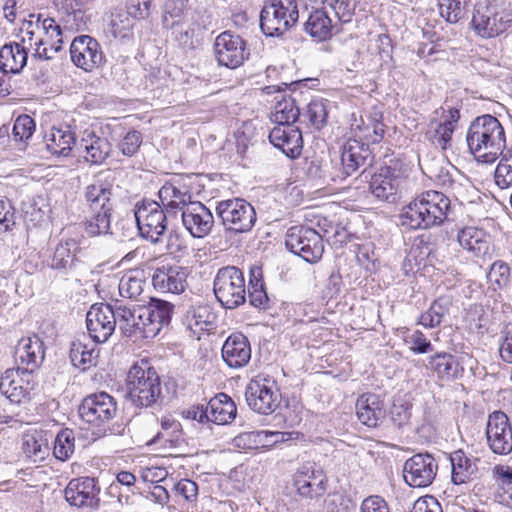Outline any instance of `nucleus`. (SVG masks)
Masks as SVG:
<instances>
[{"label": "nucleus", "mask_w": 512, "mask_h": 512, "mask_svg": "<svg viewBox=\"0 0 512 512\" xmlns=\"http://www.w3.org/2000/svg\"><path fill=\"white\" fill-rule=\"evenodd\" d=\"M75 143V133L69 126L52 127L45 138L47 150L57 157L70 156Z\"/></svg>", "instance_id": "nucleus-36"}, {"label": "nucleus", "mask_w": 512, "mask_h": 512, "mask_svg": "<svg viewBox=\"0 0 512 512\" xmlns=\"http://www.w3.org/2000/svg\"><path fill=\"white\" fill-rule=\"evenodd\" d=\"M41 18L42 14H30L29 19H25L20 28L19 40L23 45L32 48V60L49 61L51 56L48 55V47L45 46L46 42H43L44 37L40 35Z\"/></svg>", "instance_id": "nucleus-24"}, {"label": "nucleus", "mask_w": 512, "mask_h": 512, "mask_svg": "<svg viewBox=\"0 0 512 512\" xmlns=\"http://www.w3.org/2000/svg\"><path fill=\"white\" fill-rule=\"evenodd\" d=\"M142 144V135L139 131H129L118 144V148L124 156L132 157Z\"/></svg>", "instance_id": "nucleus-62"}, {"label": "nucleus", "mask_w": 512, "mask_h": 512, "mask_svg": "<svg viewBox=\"0 0 512 512\" xmlns=\"http://www.w3.org/2000/svg\"><path fill=\"white\" fill-rule=\"evenodd\" d=\"M449 302L446 299L435 300L430 308L421 314L419 324L426 328H434L441 324L443 317L448 313Z\"/></svg>", "instance_id": "nucleus-52"}, {"label": "nucleus", "mask_w": 512, "mask_h": 512, "mask_svg": "<svg viewBox=\"0 0 512 512\" xmlns=\"http://www.w3.org/2000/svg\"><path fill=\"white\" fill-rule=\"evenodd\" d=\"M222 358L231 368H241L251 359L250 343L242 333H232L222 346Z\"/></svg>", "instance_id": "nucleus-29"}, {"label": "nucleus", "mask_w": 512, "mask_h": 512, "mask_svg": "<svg viewBox=\"0 0 512 512\" xmlns=\"http://www.w3.org/2000/svg\"><path fill=\"white\" fill-rule=\"evenodd\" d=\"M294 486L304 498H319L325 494L326 477L322 469L317 468L314 463L307 462L297 469Z\"/></svg>", "instance_id": "nucleus-19"}, {"label": "nucleus", "mask_w": 512, "mask_h": 512, "mask_svg": "<svg viewBox=\"0 0 512 512\" xmlns=\"http://www.w3.org/2000/svg\"><path fill=\"white\" fill-rule=\"evenodd\" d=\"M290 252L308 263L318 262L324 252L321 235L309 227H290Z\"/></svg>", "instance_id": "nucleus-12"}, {"label": "nucleus", "mask_w": 512, "mask_h": 512, "mask_svg": "<svg viewBox=\"0 0 512 512\" xmlns=\"http://www.w3.org/2000/svg\"><path fill=\"white\" fill-rule=\"evenodd\" d=\"M281 393L276 381L258 375L252 378L245 388V400L251 410L259 414L273 413L281 403Z\"/></svg>", "instance_id": "nucleus-6"}, {"label": "nucleus", "mask_w": 512, "mask_h": 512, "mask_svg": "<svg viewBox=\"0 0 512 512\" xmlns=\"http://www.w3.org/2000/svg\"><path fill=\"white\" fill-rule=\"evenodd\" d=\"M451 211V201L442 192L428 190L417 195L399 215L400 224L408 229H431L442 225Z\"/></svg>", "instance_id": "nucleus-1"}, {"label": "nucleus", "mask_w": 512, "mask_h": 512, "mask_svg": "<svg viewBox=\"0 0 512 512\" xmlns=\"http://www.w3.org/2000/svg\"><path fill=\"white\" fill-rule=\"evenodd\" d=\"M35 127V121L31 116L27 114L19 115L14 121L12 136L15 141L25 142L31 138Z\"/></svg>", "instance_id": "nucleus-57"}, {"label": "nucleus", "mask_w": 512, "mask_h": 512, "mask_svg": "<svg viewBox=\"0 0 512 512\" xmlns=\"http://www.w3.org/2000/svg\"><path fill=\"white\" fill-rule=\"evenodd\" d=\"M112 186L101 179H95L87 185L84 190V198L87 209H113Z\"/></svg>", "instance_id": "nucleus-38"}, {"label": "nucleus", "mask_w": 512, "mask_h": 512, "mask_svg": "<svg viewBox=\"0 0 512 512\" xmlns=\"http://www.w3.org/2000/svg\"><path fill=\"white\" fill-rule=\"evenodd\" d=\"M66 501L77 508H93L98 505L99 488L94 478L80 477L69 481L64 491Z\"/></svg>", "instance_id": "nucleus-21"}, {"label": "nucleus", "mask_w": 512, "mask_h": 512, "mask_svg": "<svg viewBox=\"0 0 512 512\" xmlns=\"http://www.w3.org/2000/svg\"><path fill=\"white\" fill-rule=\"evenodd\" d=\"M182 224L193 238H204L214 226V216L209 208L195 201L181 213Z\"/></svg>", "instance_id": "nucleus-20"}, {"label": "nucleus", "mask_w": 512, "mask_h": 512, "mask_svg": "<svg viewBox=\"0 0 512 512\" xmlns=\"http://www.w3.org/2000/svg\"><path fill=\"white\" fill-rule=\"evenodd\" d=\"M450 462L452 466L451 480L455 485L473 481L479 475L478 464L480 463V459L468 456L462 450L451 453Z\"/></svg>", "instance_id": "nucleus-33"}, {"label": "nucleus", "mask_w": 512, "mask_h": 512, "mask_svg": "<svg viewBox=\"0 0 512 512\" xmlns=\"http://www.w3.org/2000/svg\"><path fill=\"white\" fill-rule=\"evenodd\" d=\"M159 198L162 206L168 213H175L177 210L181 212L187 205L194 203L192 194L185 186H179L175 182L165 183L159 190Z\"/></svg>", "instance_id": "nucleus-34"}, {"label": "nucleus", "mask_w": 512, "mask_h": 512, "mask_svg": "<svg viewBox=\"0 0 512 512\" xmlns=\"http://www.w3.org/2000/svg\"><path fill=\"white\" fill-rule=\"evenodd\" d=\"M305 115L316 129H321L327 123V102L324 100L311 101Z\"/></svg>", "instance_id": "nucleus-58"}, {"label": "nucleus", "mask_w": 512, "mask_h": 512, "mask_svg": "<svg viewBox=\"0 0 512 512\" xmlns=\"http://www.w3.org/2000/svg\"><path fill=\"white\" fill-rule=\"evenodd\" d=\"M370 151L367 143L356 139H349L343 147L341 162L346 176L356 172L360 167L367 164Z\"/></svg>", "instance_id": "nucleus-35"}, {"label": "nucleus", "mask_w": 512, "mask_h": 512, "mask_svg": "<svg viewBox=\"0 0 512 512\" xmlns=\"http://www.w3.org/2000/svg\"><path fill=\"white\" fill-rule=\"evenodd\" d=\"M358 420L367 427H377L386 418L384 399L374 393H364L358 397L355 405Z\"/></svg>", "instance_id": "nucleus-27"}, {"label": "nucleus", "mask_w": 512, "mask_h": 512, "mask_svg": "<svg viewBox=\"0 0 512 512\" xmlns=\"http://www.w3.org/2000/svg\"><path fill=\"white\" fill-rule=\"evenodd\" d=\"M15 223V208L12 202L7 197L0 196V233L11 230Z\"/></svg>", "instance_id": "nucleus-61"}, {"label": "nucleus", "mask_w": 512, "mask_h": 512, "mask_svg": "<svg viewBox=\"0 0 512 512\" xmlns=\"http://www.w3.org/2000/svg\"><path fill=\"white\" fill-rule=\"evenodd\" d=\"M75 450L74 431L68 428L58 432L54 440V456L61 461L68 460Z\"/></svg>", "instance_id": "nucleus-50"}, {"label": "nucleus", "mask_w": 512, "mask_h": 512, "mask_svg": "<svg viewBox=\"0 0 512 512\" xmlns=\"http://www.w3.org/2000/svg\"><path fill=\"white\" fill-rule=\"evenodd\" d=\"M216 319L217 316L209 304L196 301L184 307L182 324L194 334H199L212 330Z\"/></svg>", "instance_id": "nucleus-23"}, {"label": "nucleus", "mask_w": 512, "mask_h": 512, "mask_svg": "<svg viewBox=\"0 0 512 512\" xmlns=\"http://www.w3.org/2000/svg\"><path fill=\"white\" fill-rule=\"evenodd\" d=\"M248 296L252 306L266 308L269 298L264 287L262 268L259 266L250 268Z\"/></svg>", "instance_id": "nucleus-48"}, {"label": "nucleus", "mask_w": 512, "mask_h": 512, "mask_svg": "<svg viewBox=\"0 0 512 512\" xmlns=\"http://www.w3.org/2000/svg\"><path fill=\"white\" fill-rule=\"evenodd\" d=\"M182 427L180 422L171 416H165L161 419V431H159L154 439H163L165 442L170 443L171 447H178L182 441Z\"/></svg>", "instance_id": "nucleus-51"}, {"label": "nucleus", "mask_w": 512, "mask_h": 512, "mask_svg": "<svg viewBox=\"0 0 512 512\" xmlns=\"http://www.w3.org/2000/svg\"><path fill=\"white\" fill-rule=\"evenodd\" d=\"M113 209H87L82 222L85 233L90 237L108 235L111 233V217Z\"/></svg>", "instance_id": "nucleus-41"}, {"label": "nucleus", "mask_w": 512, "mask_h": 512, "mask_svg": "<svg viewBox=\"0 0 512 512\" xmlns=\"http://www.w3.org/2000/svg\"><path fill=\"white\" fill-rule=\"evenodd\" d=\"M79 243L73 238H63L57 244L51 258L50 267L54 270L66 272L74 266Z\"/></svg>", "instance_id": "nucleus-42"}, {"label": "nucleus", "mask_w": 512, "mask_h": 512, "mask_svg": "<svg viewBox=\"0 0 512 512\" xmlns=\"http://www.w3.org/2000/svg\"><path fill=\"white\" fill-rule=\"evenodd\" d=\"M98 354L95 344L77 339L71 344L69 357L74 367L86 371L96 365Z\"/></svg>", "instance_id": "nucleus-43"}, {"label": "nucleus", "mask_w": 512, "mask_h": 512, "mask_svg": "<svg viewBox=\"0 0 512 512\" xmlns=\"http://www.w3.org/2000/svg\"><path fill=\"white\" fill-rule=\"evenodd\" d=\"M146 281L140 271H129L119 280L118 290L122 298L135 302L146 303L149 297L145 295Z\"/></svg>", "instance_id": "nucleus-40"}, {"label": "nucleus", "mask_w": 512, "mask_h": 512, "mask_svg": "<svg viewBox=\"0 0 512 512\" xmlns=\"http://www.w3.org/2000/svg\"><path fill=\"white\" fill-rule=\"evenodd\" d=\"M40 35L44 37L45 46L48 47V55L51 60L54 59L55 54L63 49V31L59 24L53 18H41Z\"/></svg>", "instance_id": "nucleus-45"}, {"label": "nucleus", "mask_w": 512, "mask_h": 512, "mask_svg": "<svg viewBox=\"0 0 512 512\" xmlns=\"http://www.w3.org/2000/svg\"><path fill=\"white\" fill-rule=\"evenodd\" d=\"M86 325L89 335L94 342H106L115 331L117 325L116 302L114 305H92L86 315Z\"/></svg>", "instance_id": "nucleus-14"}, {"label": "nucleus", "mask_w": 512, "mask_h": 512, "mask_svg": "<svg viewBox=\"0 0 512 512\" xmlns=\"http://www.w3.org/2000/svg\"><path fill=\"white\" fill-rule=\"evenodd\" d=\"M277 436L283 438V435L279 431H250L240 433L233 439V444L236 448L242 450H255L263 447H268L269 437Z\"/></svg>", "instance_id": "nucleus-47"}, {"label": "nucleus", "mask_w": 512, "mask_h": 512, "mask_svg": "<svg viewBox=\"0 0 512 512\" xmlns=\"http://www.w3.org/2000/svg\"><path fill=\"white\" fill-rule=\"evenodd\" d=\"M134 21L127 12H117L111 15L110 33L114 38L125 39L132 35Z\"/></svg>", "instance_id": "nucleus-55"}, {"label": "nucleus", "mask_w": 512, "mask_h": 512, "mask_svg": "<svg viewBox=\"0 0 512 512\" xmlns=\"http://www.w3.org/2000/svg\"><path fill=\"white\" fill-rule=\"evenodd\" d=\"M454 363V357L448 353H438L429 358V366L441 377L453 375L452 368Z\"/></svg>", "instance_id": "nucleus-60"}, {"label": "nucleus", "mask_w": 512, "mask_h": 512, "mask_svg": "<svg viewBox=\"0 0 512 512\" xmlns=\"http://www.w3.org/2000/svg\"><path fill=\"white\" fill-rule=\"evenodd\" d=\"M35 385L34 375L18 368L7 369L0 377V393L13 404L29 402Z\"/></svg>", "instance_id": "nucleus-10"}, {"label": "nucleus", "mask_w": 512, "mask_h": 512, "mask_svg": "<svg viewBox=\"0 0 512 512\" xmlns=\"http://www.w3.org/2000/svg\"><path fill=\"white\" fill-rule=\"evenodd\" d=\"M214 51L219 65L231 69L241 66L250 55L245 40L231 31H224L216 37Z\"/></svg>", "instance_id": "nucleus-11"}, {"label": "nucleus", "mask_w": 512, "mask_h": 512, "mask_svg": "<svg viewBox=\"0 0 512 512\" xmlns=\"http://www.w3.org/2000/svg\"><path fill=\"white\" fill-rule=\"evenodd\" d=\"M437 469L438 465L430 454H416L406 460L403 478L411 487H427L435 479Z\"/></svg>", "instance_id": "nucleus-15"}, {"label": "nucleus", "mask_w": 512, "mask_h": 512, "mask_svg": "<svg viewBox=\"0 0 512 512\" xmlns=\"http://www.w3.org/2000/svg\"><path fill=\"white\" fill-rule=\"evenodd\" d=\"M466 141L475 159L482 163H494L506 147L504 128L492 115L477 117L468 128Z\"/></svg>", "instance_id": "nucleus-2"}, {"label": "nucleus", "mask_w": 512, "mask_h": 512, "mask_svg": "<svg viewBox=\"0 0 512 512\" xmlns=\"http://www.w3.org/2000/svg\"><path fill=\"white\" fill-rule=\"evenodd\" d=\"M260 28L268 37H281L288 30L287 8L280 0H271L260 13Z\"/></svg>", "instance_id": "nucleus-25"}, {"label": "nucleus", "mask_w": 512, "mask_h": 512, "mask_svg": "<svg viewBox=\"0 0 512 512\" xmlns=\"http://www.w3.org/2000/svg\"><path fill=\"white\" fill-rule=\"evenodd\" d=\"M453 172H457L454 166H440L437 164H430L426 166L424 173L439 186L445 189L452 188L455 181L453 179Z\"/></svg>", "instance_id": "nucleus-56"}, {"label": "nucleus", "mask_w": 512, "mask_h": 512, "mask_svg": "<svg viewBox=\"0 0 512 512\" xmlns=\"http://www.w3.org/2000/svg\"><path fill=\"white\" fill-rule=\"evenodd\" d=\"M471 25L475 33L482 38H494L512 27V9L510 4L492 1L479 5L472 17Z\"/></svg>", "instance_id": "nucleus-4"}, {"label": "nucleus", "mask_w": 512, "mask_h": 512, "mask_svg": "<svg viewBox=\"0 0 512 512\" xmlns=\"http://www.w3.org/2000/svg\"><path fill=\"white\" fill-rule=\"evenodd\" d=\"M135 219L140 235L156 244L167 230V216L161 204L143 200L136 205Z\"/></svg>", "instance_id": "nucleus-9"}, {"label": "nucleus", "mask_w": 512, "mask_h": 512, "mask_svg": "<svg viewBox=\"0 0 512 512\" xmlns=\"http://www.w3.org/2000/svg\"><path fill=\"white\" fill-rule=\"evenodd\" d=\"M173 304L168 301L150 298L147 304L140 305V311L144 316L143 327L146 339L154 338L164 326L169 325L172 319Z\"/></svg>", "instance_id": "nucleus-17"}, {"label": "nucleus", "mask_w": 512, "mask_h": 512, "mask_svg": "<svg viewBox=\"0 0 512 512\" xmlns=\"http://www.w3.org/2000/svg\"><path fill=\"white\" fill-rule=\"evenodd\" d=\"M126 389L132 404L138 408H161L165 396L160 377L148 361L133 364L126 377Z\"/></svg>", "instance_id": "nucleus-3"}, {"label": "nucleus", "mask_w": 512, "mask_h": 512, "mask_svg": "<svg viewBox=\"0 0 512 512\" xmlns=\"http://www.w3.org/2000/svg\"><path fill=\"white\" fill-rule=\"evenodd\" d=\"M152 0H127V13L133 20H145L151 14Z\"/></svg>", "instance_id": "nucleus-63"}, {"label": "nucleus", "mask_w": 512, "mask_h": 512, "mask_svg": "<svg viewBox=\"0 0 512 512\" xmlns=\"http://www.w3.org/2000/svg\"><path fill=\"white\" fill-rule=\"evenodd\" d=\"M216 214L225 230L233 233L249 232L257 220L254 207L242 198L219 201L216 206Z\"/></svg>", "instance_id": "nucleus-7"}, {"label": "nucleus", "mask_w": 512, "mask_h": 512, "mask_svg": "<svg viewBox=\"0 0 512 512\" xmlns=\"http://www.w3.org/2000/svg\"><path fill=\"white\" fill-rule=\"evenodd\" d=\"M270 119L276 126L269 133V141L275 148L288 156V152L285 149V145L288 143L287 105L282 101H277Z\"/></svg>", "instance_id": "nucleus-37"}, {"label": "nucleus", "mask_w": 512, "mask_h": 512, "mask_svg": "<svg viewBox=\"0 0 512 512\" xmlns=\"http://www.w3.org/2000/svg\"><path fill=\"white\" fill-rule=\"evenodd\" d=\"M83 141L85 142V155L83 158L85 162L89 163L90 165H100L110 155L111 144L106 138L93 134L89 137V139H85Z\"/></svg>", "instance_id": "nucleus-46"}, {"label": "nucleus", "mask_w": 512, "mask_h": 512, "mask_svg": "<svg viewBox=\"0 0 512 512\" xmlns=\"http://www.w3.org/2000/svg\"><path fill=\"white\" fill-rule=\"evenodd\" d=\"M22 449L24 454L35 463L43 461L49 454L47 440L38 432L24 435Z\"/></svg>", "instance_id": "nucleus-49"}, {"label": "nucleus", "mask_w": 512, "mask_h": 512, "mask_svg": "<svg viewBox=\"0 0 512 512\" xmlns=\"http://www.w3.org/2000/svg\"><path fill=\"white\" fill-rule=\"evenodd\" d=\"M209 422L215 424H228L237 414V407L234 401L225 393H220L212 398L208 404Z\"/></svg>", "instance_id": "nucleus-39"}, {"label": "nucleus", "mask_w": 512, "mask_h": 512, "mask_svg": "<svg viewBox=\"0 0 512 512\" xmlns=\"http://www.w3.org/2000/svg\"><path fill=\"white\" fill-rule=\"evenodd\" d=\"M29 52L32 54V48L23 45L20 40L4 44L0 48V71L5 74L20 73L27 64Z\"/></svg>", "instance_id": "nucleus-30"}, {"label": "nucleus", "mask_w": 512, "mask_h": 512, "mask_svg": "<svg viewBox=\"0 0 512 512\" xmlns=\"http://www.w3.org/2000/svg\"><path fill=\"white\" fill-rule=\"evenodd\" d=\"M152 284L160 292L180 294L187 286V270L177 265L159 267L153 273Z\"/></svg>", "instance_id": "nucleus-28"}, {"label": "nucleus", "mask_w": 512, "mask_h": 512, "mask_svg": "<svg viewBox=\"0 0 512 512\" xmlns=\"http://www.w3.org/2000/svg\"><path fill=\"white\" fill-rule=\"evenodd\" d=\"M70 55L72 62L85 71L99 67L104 60L100 44L89 35L74 38L70 45Z\"/></svg>", "instance_id": "nucleus-16"}, {"label": "nucleus", "mask_w": 512, "mask_h": 512, "mask_svg": "<svg viewBox=\"0 0 512 512\" xmlns=\"http://www.w3.org/2000/svg\"><path fill=\"white\" fill-rule=\"evenodd\" d=\"M44 356V344L37 335L20 339L15 348L17 368L24 372L33 374L43 362Z\"/></svg>", "instance_id": "nucleus-22"}, {"label": "nucleus", "mask_w": 512, "mask_h": 512, "mask_svg": "<svg viewBox=\"0 0 512 512\" xmlns=\"http://www.w3.org/2000/svg\"><path fill=\"white\" fill-rule=\"evenodd\" d=\"M468 0H438L441 17L448 23H457L466 13Z\"/></svg>", "instance_id": "nucleus-53"}, {"label": "nucleus", "mask_w": 512, "mask_h": 512, "mask_svg": "<svg viewBox=\"0 0 512 512\" xmlns=\"http://www.w3.org/2000/svg\"><path fill=\"white\" fill-rule=\"evenodd\" d=\"M117 411L115 398L106 392L86 396L78 408L80 418L99 431L105 430L117 415Z\"/></svg>", "instance_id": "nucleus-8"}, {"label": "nucleus", "mask_w": 512, "mask_h": 512, "mask_svg": "<svg viewBox=\"0 0 512 512\" xmlns=\"http://www.w3.org/2000/svg\"><path fill=\"white\" fill-rule=\"evenodd\" d=\"M326 8L327 6L324 5L321 9H316L310 13L305 23V31L319 41L326 40L331 36L332 21Z\"/></svg>", "instance_id": "nucleus-44"}, {"label": "nucleus", "mask_w": 512, "mask_h": 512, "mask_svg": "<svg viewBox=\"0 0 512 512\" xmlns=\"http://www.w3.org/2000/svg\"><path fill=\"white\" fill-rule=\"evenodd\" d=\"M459 117L457 109H449L447 113L443 112L439 123H431L427 137L435 147L441 150L451 147L452 135Z\"/></svg>", "instance_id": "nucleus-32"}, {"label": "nucleus", "mask_w": 512, "mask_h": 512, "mask_svg": "<svg viewBox=\"0 0 512 512\" xmlns=\"http://www.w3.org/2000/svg\"><path fill=\"white\" fill-rule=\"evenodd\" d=\"M140 305L127 306L116 300V318L119 330L125 337L135 340L146 339V333L143 330L144 316H140L142 314Z\"/></svg>", "instance_id": "nucleus-26"}, {"label": "nucleus", "mask_w": 512, "mask_h": 512, "mask_svg": "<svg viewBox=\"0 0 512 512\" xmlns=\"http://www.w3.org/2000/svg\"><path fill=\"white\" fill-rule=\"evenodd\" d=\"M213 290L216 299L226 309H235L245 303L246 286L242 271L235 266H226L218 270Z\"/></svg>", "instance_id": "nucleus-5"}, {"label": "nucleus", "mask_w": 512, "mask_h": 512, "mask_svg": "<svg viewBox=\"0 0 512 512\" xmlns=\"http://www.w3.org/2000/svg\"><path fill=\"white\" fill-rule=\"evenodd\" d=\"M486 444L497 455L512 452V425L508 416L502 411H494L486 423Z\"/></svg>", "instance_id": "nucleus-13"}, {"label": "nucleus", "mask_w": 512, "mask_h": 512, "mask_svg": "<svg viewBox=\"0 0 512 512\" xmlns=\"http://www.w3.org/2000/svg\"><path fill=\"white\" fill-rule=\"evenodd\" d=\"M457 241L472 257L484 258L490 253V237L483 229L464 227L458 231Z\"/></svg>", "instance_id": "nucleus-31"}, {"label": "nucleus", "mask_w": 512, "mask_h": 512, "mask_svg": "<svg viewBox=\"0 0 512 512\" xmlns=\"http://www.w3.org/2000/svg\"><path fill=\"white\" fill-rule=\"evenodd\" d=\"M403 178L399 171L390 166H383L372 175L369 189L380 201L394 203L398 198Z\"/></svg>", "instance_id": "nucleus-18"}, {"label": "nucleus", "mask_w": 512, "mask_h": 512, "mask_svg": "<svg viewBox=\"0 0 512 512\" xmlns=\"http://www.w3.org/2000/svg\"><path fill=\"white\" fill-rule=\"evenodd\" d=\"M362 132L363 139L368 143H379L384 136V124L378 120H371L370 124L365 125L364 128L359 127Z\"/></svg>", "instance_id": "nucleus-64"}, {"label": "nucleus", "mask_w": 512, "mask_h": 512, "mask_svg": "<svg viewBox=\"0 0 512 512\" xmlns=\"http://www.w3.org/2000/svg\"><path fill=\"white\" fill-rule=\"evenodd\" d=\"M501 159L495 169V183L501 189L512 186V145L507 151H503Z\"/></svg>", "instance_id": "nucleus-54"}, {"label": "nucleus", "mask_w": 512, "mask_h": 512, "mask_svg": "<svg viewBox=\"0 0 512 512\" xmlns=\"http://www.w3.org/2000/svg\"><path fill=\"white\" fill-rule=\"evenodd\" d=\"M324 5L329 6L342 22H349L353 15L358 0H320Z\"/></svg>", "instance_id": "nucleus-59"}]
</instances>
